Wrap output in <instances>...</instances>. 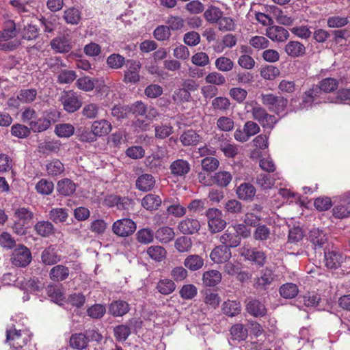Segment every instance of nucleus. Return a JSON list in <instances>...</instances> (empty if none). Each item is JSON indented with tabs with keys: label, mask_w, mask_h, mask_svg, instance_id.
I'll return each mask as SVG.
<instances>
[{
	"label": "nucleus",
	"mask_w": 350,
	"mask_h": 350,
	"mask_svg": "<svg viewBox=\"0 0 350 350\" xmlns=\"http://www.w3.org/2000/svg\"><path fill=\"white\" fill-rule=\"evenodd\" d=\"M184 265L191 271H198L203 267L204 260L197 254L189 255L185 259Z\"/></svg>",
	"instance_id": "obj_42"
},
{
	"label": "nucleus",
	"mask_w": 350,
	"mask_h": 350,
	"mask_svg": "<svg viewBox=\"0 0 350 350\" xmlns=\"http://www.w3.org/2000/svg\"><path fill=\"white\" fill-rule=\"evenodd\" d=\"M221 310L228 317H235L241 313V305L239 301L228 299L223 303Z\"/></svg>",
	"instance_id": "obj_32"
},
{
	"label": "nucleus",
	"mask_w": 350,
	"mask_h": 350,
	"mask_svg": "<svg viewBox=\"0 0 350 350\" xmlns=\"http://www.w3.org/2000/svg\"><path fill=\"white\" fill-rule=\"evenodd\" d=\"M246 310L250 314L255 317H263L267 313L265 306L256 299H252L248 301L246 305Z\"/></svg>",
	"instance_id": "obj_22"
},
{
	"label": "nucleus",
	"mask_w": 350,
	"mask_h": 350,
	"mask_svg": "<svg viewBox=\"0 0 350 350\" xmlns=\"http://www.w3.org/2000/svg\"><path fill=\"white\" fill-rule=\"evenodd\" d=\"M241 241L239 232L235 227H228L219 237L221 243L230 249L239 245Z\"/></svg>",
	"instance_id": "obj_11"
},
{
	"label": "nucleus",
	"mask_w": 350,
	"mask_h": 350,
	"mask_svg": "<svg viewBox=\"0 0 350 350\" xmlns=\"http://www.w3.org/2000/svg\"><path fill=\"white\" fill-rule=\"evenodd\" d=\"M211 107L214 111L226 113L230 109L231 103L224 96H216L211 102Z\"/></svg>",
	"instance_id": "obj_34"
},
{
	"label": "nucleus",
	"mask_w": 350,
	"mask_h": 350,
	"mask_svg": "<svg viewBox=\"0 0 350 350\" xmlns=\"http://www.w3.org/2000/svg\"><path fill=\"white\" fill-rule=\"evenodd\" d=\"M156 288L161 294L167 295L175 291L176 284L173 280L165 278L158 282Z\"/></svg>",
	"instance_id": "obj_45"
},
{
	"label": "nucleus",
	"mask_w": 350,
	"mask_h": 350,
	"mask_svg": "<svg viewBox=\"0 0 350 350\" xmlns=\"http://www.w3.org/2000/svg\"><path fill=\"white\" fill-rule=\"evenodd\" d=\"M51 49L57 53H68L72 49L70 41L65 36L55 38L51 42Z\"/></svg>",
	"instance_id": "obj_29"
},
{
	"label": "nucleus",
	"mask_w": 350,
	"mask_h": 350,
	"mask_svg": "<svg viewBox=\"0 0 350 350\" xmlns=\"http://www.w3.org/2000/svg\"><path fill=\"white\" fill-rule=\"evenodd\" d=\"M174 229L168 226L159 228L155 233L156 239L162 243H168L174 239Z\"/></svg>",
	"instance_id": "obj_35"
},
{
	"label": "nucleus",
	"mask_w": 350,
	"mask_h": 350,
	"mask_svg": "<svg viewBox=\"0 0 350 350\" xmlns=\"http://www.w3.org/2000/svg\"><path fill=\"white\" fill-rule=\"evenodd\" d=\"M133 200L127 197L111 194L107 196L103 204L108 207L116 206L118 210H128L131 206Z\"/></svg>",
	"instance_id": "obj_12"
},
{
	"label": "nucleus",
	"mask_w": 350,
	"mask_h": 350,
	"mask_svg": "<svg viewBox=\"0 0 350 350\" xmlns=\"http://www.w3.org/2000/svg\"><path fill=\"white\" fill-rule=\"evenodd\" d=\"M38 29L36 25L27 23L24 25L21 31V35L23 39L27 40H34L38 37Z\"/></svg>",
	"instance_id": "obj_46"
},
{
	"label": "nucleus",
	"mask_w": 350,
	"mask_h": 350,
	"mask_svg": "<svg viewBox=\"0 0 350 350\" xmlns=\"http://www.w3.org/2000/svg\"><path fill=\"white\" fill-rule=\"evenodd\" d=\"M59 115L55 110L46 111L41 118H36L30 123V129L34 133H41L46 131L51 125L57 122Z\"/></svg>",
	"instance_id": "obj_3"
},
{
	"label": "nucleus",
	"mask_w": 350,
	"mask_h": 350,
	"mask_svg": "<svg viewBox=\"0 0 350 350\" xmlns=\"http://www.w3.org/2000/svg\"><path fill=\"white\" fill-rule=\"evenodd\" d=\"M107 65L111 69H120L126 64V59L119 53H113L107 57L106 60Z\"/></svg>",
	"instance_id": "obj_44"
},
{
	"label": "nucleus",
	"mask_w": 350,
	"mask_h": 350,
	"mask_svg": "<svg viewBox=\"0 0 350 350\" xmlns=\"http://www.w3.org/2000/svg\"><path fill=\"white\" fill-rule=\"evenodd\" d=\"M147 254L151 259L160 262L165 258L166 251L161 246L152 245L148 248Z\"/></svg>",
	"instance_id": "obj_51"
},
{
	"label": "nucleus",
	"mask_w": 350,
	"mask_h": 350,
	"mask_svg": "<svg viewBox=\"0 0 350 350\" xmlns=\"http://www.w3.org/2000/svg\"><path fill=\"white\" fill-rule=\"evenodd\" d=\"M88 342V337L82 333L73 334L70 338V347L78 350L85 349Z\"/></svg>",
	"instance_id": "obj_36"
},
{
	"label": "nucleus",
	"mask_w": 350,
	"mask_h": 350,
	"mask_svg": "<svg viewBox=\"0 0 350 350\" xmlns=\"http://www.w3.org/2000/svg\"><path fill=\"white\" fill-rule=\"evenodd\" d=\"M309 239L315 249L323 248L327 241L326 234L318 228H314L310 231Z\"/></svg>",
	"instance_id": "obj_27"
},
{
	"label": "nucleus",
	"mask_w": 350,
	"mask_h": 350,
	"mask_svg": "<svg viewBox=\"0 0 350 350\" xmlns=\"http://www.w3.org/2000/svg\"><path fill=\"white\" fill-rule=\"evenodd\" d=\"M215 65L219 70L228 72L232 70L234 62L228 57L221 56L216 59Z\"/></svg>",
	"instance_id": "obj_58"
},
{
	"label": "nucleus",
	"mask_w": 350,
	"mask_h": 350,
	"mask_svg": "<svg viewBox=\"0 0 350 350\" xmlns=\"http://www.w3.org/2000/svg\"><path fill=\"white\" fill-rule=\"evenodd\" d=\"M323 92L317 86L313 85L311 88L306 91L301 97V102L300 107L301 109L308 108L312 105V104H318L322 102Z\"/></svg>",
	"instance_id": "obj_9"
},
{
	"label": "nucleus",
	"mask_w": 350,
	"mask_h": 350,
	"mask_svg": "<svg viewBox=\"0 0 350 350\" xmlns=\"http://www.w3.org/2000/svg\"><path fill=\"white\" fill-rule=\"evenodd\" d=\"M33 229L38 235L44 238L49 237L55 232L53 224L49 221H38L35 224Z\"/></svg>",
	"instance_id": "obj_28"
},
{
	"label": "nucleus",
	"mask_w": 350,
	"mask_h": 350,
	"mask_svg": "<svg viewBox=\"0 0 350 350\" xmlns=\"http://www.w3.org/2000/svg\"><path fill=\"white\" fill-rule=\"evenodd\" d=\"M174 247L179 252H188L192 247L191 239L185 236L180 237L175 241Z\"/></svg>",
	"instance_id": "obj_59"
},
{
	"label": "nucleus",
	"mask_w": 350,
	"mask_h": 350,
	"mask_svg": "<svg viewBox=\"0 0 350 350\" xmlns=\"http://www.w3.org/2000/svg\"><path fill=\"white\" fill-rule=\"evenodd\" d=\"M266 36L273 41L282 42L288 38L289 33L283 27L272 25L267 28Z\"/></svg>",
	"instance_id": "obj_15"
},
{
	"label": "nucleus",
	"mask_w": 350,
	"mask_h": 350,
	"mask_svg": "<svg viewBox=\"0 0 350 350\" xmlns=\"http://www.w3.org/2000/svg\"><path fill=\"white\" fill-rule=\"evenodd\" d=\"M155 185V179L152 175L144 174L139 176L135 182L136 188L142 191L147 192L152 190Z\"/></svg>",
	"instance_id": "obj_19"
},
{
	"label": "nucleus",
	"mask_w": 350,
	"mask_h": 350,
	"mask_svg": "<svg viewBox=\"0 0 350 350\" xmlns=\"http://www.w3.org/2000/svg\"><path fill=\"white\" fill-rule=\"evenodd\" d=\"M126 66L124 81L133 83L138 82L140 79L139 71L142 68L140 62L134 59H127Z\"/></svg>",
	"instance_id": "obj_10"
},
{
	"label": "nucleus",
	"mask_w": 350,
	"mask_h": 350,
	"mask_svg": "<svg viewBox=\"0 0 350 350\" xmlns=\"http://www.w3.org/2000/svg\"><path fill=\"white\" fill-rule=\"evenodd\" d=\"M275 274L273 271L269 267L261 271V275L256 278L255 286L256 288H265L267 285H269L274 280Z\"/></svg>",
	"instance_id": "obj_30"
},
{
	"label": "nucleus",
	"mask_w": 350,
	"mask_h": 350,
	"mask_svg": "<svg viewBox=\"0 0 350 350\" xmlns=\"http://www.w3.org/2000/svg\"><path fill=\"white\" fill-rule=\"evenodd\" d=\"M325 264L328 269H337L342 262V255L335 251L325 252Z\"/></svg>",
	"instance_id": "obj_33"
},
{
	"label": "nucleus",
	"mask_w": 350,
	"mask_h": 350,
	"mask_svg": "<svg viewBox=\"0 0 350 350\" xmlns=\"http://www.w3.org/2000/svg\"><path fill=\"white\" fill-rule=\"evenodd\" d=\"M46 170L49 176L55 177L62 175L65 168L64 164L59 159H53L46 164Z\"/></svg>",
	"instance_id": "obj_41"
},
{
	"label": "nucleus",
	"mask_w": 350,
	"mask_h": 350,
	"mask_svg": "<svg viewBox=\"0 0 350 350\" xmlns=\"http://www.w3.org/2000/svg\"><path fill=\"white\" fill-rule=\"evenodd\" d=\"M41 259L44 265H53L60 261V256L57 254L54 248L49 247L42 251Z\"/></svg>",
	"instance_id": "obj_40"
},
{
	"label": "nucleus",
	"mask_w": 350,
	"mask_h": 350,
	"mask_svg": "<svg viewBox=\"0 0 350 350\" xmlns=\"http://www.w3.org/2000/svg\"><path fill=\"white\" fill-rule=\"evenodd\" d=\"M178 229L183 234H193L200 230V224L197 219L186 217L178 223Z\"/></svg>",
	"instance_id": "obj_13"
},
{
	"label": "nucleus",
	"mask_w": 350,
	"mask_h": 350,
	"mask_svg": "<svg viewBox=\"0 0 350 350\" xmlns=\"http://www.w3.org/2000/svg\"><path fill=\"white\" fill-rule=\"evenodd\" d=\"M224 15L221 9L213 4H208L206 9L204 10L203 17L210 24H216Z\"/></svg>",
	"instance_id": "obj_16"
},
{
	"label": "nucleus",
	"mask_w": 350,
	"mask_h": 350,
	"mask_svg": "<svg viewBox=\"0 0 350 350\" xmlns=\"http://www.w3.org/2000/svg\"><path fill=\"white\" fill-rule=\"evenodd\" d=\"M135 230L136 224L128 218L118 219L112 225L113 232L120 237H129L133 234Z\"/></svg>",
	"instance_id": "obj_7"
},
{
	"label": "nucleus",
	"mask_w": 350,
	"mask_h": 350,
	"mask_svg": "<svg viewBox=\"0 0 350 350\" xmlns=\"http://www.w3.org/2000/svg\"><path fill=\"white\" fill-rule=\"evenodd\" d=\"M77 73L71 70H63L59 72L57 77V81L59 84H69L72 83L77 78Z\"/></svg>",
	"instance_id": "obj_55"
},
{
	"label": "nucleus",
	"mask_w": 350,
	"mask_h": 350,
	"mask_svg": "<svg viewBox=\"0 0 350 350\" xmlns=\"http://www.w3.org/2000/svg\"><path fill=\"white\" fill-rule=\"evenodd\" d=\"M130 310L129 304L122 300H116L111 303L109 307V313L113 317H122Z\"/></svg>",
	"instance_id": "obj_23"
},
{
	"label": "nucleus",
	"mask_w": 350,
	"mask_h": 350,
	"mask_svg": "<svg viewBox=\"0 0 350 350\" xmlns=\"http://www.w3.org/2000/svg\"><path fill=\"white\" fill-rule=\"evenodd\" d=\"M16 35L15 23L13 21H8L5 27L0 31V50L5 51L15 50L20 45L18 40H12Z\"/></svg>",
	"instance_id": "obj_1"
},
{
	"label": "nucleus",
	"mask_w": 350,
	"mask_h": 350,
	"mask_svg": "<svg viewBox=\"0 0 350 350\" xmlns=\"http://www.w3.org/2000/svg\"><path fill=\"white\" fill-rule=\"evenodd\" d=\"M113 336L118 342H124L131 334V327L127 325H118L113 327Z\"/></svg>",
	"instance_id": "obj_43"
},
{
	"label": "nucleus",
	"mask_w": 350,
	"mask_h": 350,
	"mask_svg": "<svg viewBox=\"0 0 350 350\" xmlns=\"http://www.w3.org/2000/svg\"><path fill=\"white\" fill-rule=\"evenodd\" d=\"M203 283L206 286H215L221 280V274L219 271L210 270L203 273Z\"/></svg>",
	"instance_id": "obj_39"
},
{
	"label": "nucleus",
	"mask_w": 350,
	"mask_h": 350,
	"mask_svg": "<svg viewBox=\"0 0 350 350\" xmlns=\"http://www.w3.org/2000/svg\"><path fill=\"white\" fill-rule=\"evenodd\" d=\"M285 53L292 58L302 57L306 54L305 46L295 40H290L284 46Z\"/></svg>",
	"instance_id": "obj_17"
},
{
	"label": "nucleus",
	"mask_w": 350,
	"mask_h": 350,
	"mask_svg": "<svg viewBox=\"0 0 350 350\" xmlns=\"http://www.w3.org/2000/svg\"><path fill=\"white\" fill-rule=\"evenodd\" d=\"M338 81L336 79L327 77L322 79L317 86L323 92V95L326 93H331L337 90L338 87Z\"/></svg>",
	"instance_id": "obj_38"
},
{
	"label": "nucleus",
	"mask_w": 350,
	"mask_h": 350,
	"mask_svg": "<svg viewBox=\"0 0 350 350\" xmlns=\"http://www.w3.org/2000/svg\"><path fill=\"white\" fill-rule=\"evenodd\" d=\"M275 183V179L267 174H260L256 177V184L264 189L271 188Z\"/></svg>",
	"instance_id": "obj_61"
},
{
	"label": "nucleus",
	"mask_w": 350,
	"mask_h": 350,
	"mask_svg": "<svg viewBox=\"0 0 350 350\" xmlns=\"http://www.w3.org/2000/svg\"><path fill=\"white\" fill-rule=\"evenodd\" d=\"M69 274V268L63 265H55L49 271L50 279L54 282L64 281L68 278Z\"/></svg>",
	"instance_id": "obj_21"
},
{
	"label": "nucleus",
	"mask_w": 350,
	"mask_h": 350,
	"mask_svg": "<svg viewBox=\"0 0 350 350\" xmlns=\"http://www.w3.org/2000/svg\"><path fill=\"white\" fill-rule=\"evenodd\" d=\"M232 176L226 171L219 172L213 176V183L221 187H227L231 182Z\"/></svg>",
	"instance_id": "obj_49"
},
{
	"label": "nucleus",
	"mask_w": 350,
	"mask_h": 350,
	"mask_svg": "<svg viewBox=\"0 0 350 350\" xmlns=\"http://www.w3.org/2000/svg\"><path fill=\"white\" fill-rule=\"evenodd\" d=\"M256 188L249 183H241L237 189L236 193L239 199L252 200L256 194Z\"/></svg>",
	"instance_id": "obj_26"
},
{
	"label": "nucleus",
	"mask_w": 350,
	"mask_h": 350,
	"mask_svg": "<svg viewBox=\"0 0 350 350\" xmlns=\"http://www.w3.org/2000/svg\"><path fill=\"white\" fill-rule=\"evenodd\" d=\"M190 164L184 159H177L173 161L170 166L171 173L176 176H184L190 171Z\"/></svg>",
	"instance_id": "obj_20"
},
{
	"label": "nucleus",
	"mask_w": 350,
	"mask_h": 350,
	"mask_svg": "<svg viewBox=\"0 0 350 350\" xmlns=\"http://www.w3.org/2000/svg\"><path fill=\"white\" fill-rule=\"evenodd\" d=\"M64 18L67 23L77 25L81 20V12L75 8H70L64 11Z\"/></svg>",
	"instance_id": "obj_53"
},
{
	"label": "nucleus",
	"mask_w": 350,
	"mask_h": 350,
	"mask_svg": "<svg viewBox=\"0 0 350 350\" xmlns=\"http://www.w3.org/2000/svg\"><path fill=\"white\" fill-rule=\"evenodd\" d=\"M231 256L230 249L224 245L216 246L210 254L211 260L218 264L226 262Z\"/></svg>",
	"instance_id": "obj_14"
},
{
	"label": "nucleus",
	"mask_w": 350,
	"mask_h": 350,
	"mask_svg": "<svg viewBox=\"0 0 350 350\" xmlns=\"http://www.w3.org/2000/svg\"><path fill=\"white\" fill-rule=\"evenodd\" d=\"M230 334L235 340H245L247 336V330L242 324H235L230 329Z\"/></svg>",
	"instance_id": "obj_63"
},
{
	"label": "nucleus",
	"mask_w": 350,
	"mask_h": 350,
	"mask_svg": "<svg viewBox=\"0 0 350 350\" xmlns=\"http://www.w3.org/2000/svg\"><path fill=\"white\" fill-rule=\"evenodd\" d=\"M332 215L337 219H345L350 216V201L344 200L334 205Z\"/></svg>",
	"instance_id": "obj_25"
},
{
	"label": "nucleus",
	"mask_w": 350,
	"mask_h": 350,
	"mask_svg": "<svg viewBox=\"0 0 350 350\" xmlns=\"http://www.w3.org/2000/svg\"><path fill=\"white\" fill-rule=\"evenodd\" d=\"M75 84L79 90L84 92H90L95 87L94 80L88 76L78 79Z\"/></svg>",
	"instance_id": "obj_57"
},
{
	"label": "nucleus",
	"mask_w": 350,
	"mask_h": 350,
	"mask_svg": "<svg viewBox=\"0 0 350 350\" xmlns=\"http://www.w3.org/2000/svg\"><path fill=\"white\" fill-rule=\"evenodd\" d=\"M202 137L193 129L185 131L179 137L183 146H195L201 141Z\"/></svg>",
	"instance_id": "obj_18"
},
{
	"label": "nucleus",
	"mask_w": 350,
	"mask_h": 350,
	"mask_svg": "<svg viewBox=\"0 0 350 350\" xmlns=\"http://www.w3.org/2000/svg\"><path fill=\"white\" fill-rule=\"evenodd\" d=\"M33 213L25 207H20L15 210L14 216L18 220L29 223L33 218Z\"/></svg>",
	"instance_id": "obj_62"
},
{
	"label": "nucleus",
	"mask_w": 350,
	"mask_h": 350,
	"mask_svg": "<svg viewBox=\"0 0 350 350\" xmlns=\"http://www.w3.org/2000/svg\"><path fill=\"white\" fill-rule=\"evenodd\" d=\"M298 287L293 283H286L280 288V294L286 299H292L297 295Z\"/></svg>",
	"instance_id": "obj_47"
},
{
	"label": "nucleus",
	"mask_w": 350,
	"mask_h": 350,
	"mask_svg": "<svg viewBox=\"0 0 350 350\" xmlns=\"http://www.w3.org/2000/svg\"><path fill=\"white\" fill-rule=\"evenodd\" d=\"M49 218L55 223H62L66 221L68 214L67 209L63 208H52L49 213Z\"/></svg>",
	"instance_id": "obj_50"
},
{
	"label": "nucleus",
	"mask_w": 350,
	"mask_h": 350,
	"mask_svg": "<svg viewBox=\"0 0 350 350\" xmlns=\"http://www.w3.org/2000/svg\"><path fill=\"white\" fill-rule=\"evenodd\" d=\"M31 258L29 249L23 245H19L13 250L10 260L14 266L25 267L31 262Z\"/></svg>",
	"instance_id": "obj_6"
},
{
	"label": "nucleus",
	"mask_w": 350,
	"mask_h": 350,
	"mask_svg": "<svg viewBox=\"0 0 350 350\" xmlns=\"http://www.w3.org/2000/svg\"><path fill=\"white\" fill-rule=\"evenodd\" d=\"M59 101L63 109L68 113H74L82 106L81 96L73 90H64L61 92Z\"/></svg>",
	"instance_id": "obj_4"
},
{
	"label": "nucleus",
	"mask_w": 350,
	"mask_h": 350,
	"mask_svg": "<svg viewBox=\"0 0 350 350\" xmlns=\"http://www.w3.org/2000/svg\"><path fill=\"white\" fill-rule=\"evenodd\" d=\"M35 189L38 193L47 196L53 193L54 184L52 181L42 178L37 183Z\"/></svg>",
	"instance_id": "obj_48"
},
{
	"label": "nucleus",
	"mask_w": 350,
	"mask_h": 350,
	"mask_svg": "<svg viewBox=\"0 0 350 350\" xmlns=\"http://www.w3.org/2000/svg\"><path fill=\"white\" fill-rule=\"evenodd\" d=\"M74 132L75 127L68 123L57 124L55 129V134L60 137H70L74 134Z\"/></svg>",
	"instance_id": "obj_54"
},
{
	"label": "nucleus",
	"mask_w": 350,
	"mask_h": 350,
	"mask_svg": "<svg viewBox=\"0 0 350 350\" xmlns=\"http://www.w3.org/2000/svg\"><path fill=\"white\" fill-rule=\"evenodd\" d=\"M260 98L262 104L276 114L284 113L288 105V100L286 98L272 93L262 94Z\"/></svg>",
	"instance_id": "obj_2"
},
{
	"label": "nucleus",
	"mask_w": 350,
	"mask_h": 350,
	"mask_svg": "<svg viewBox=\"0 0 350 350\" xmlns=\"http://www.w3.org/2000/svg\"><path fill=\"white\" fill-rule=\"evenodd\" d=\"M260 131V126L252 120L247 121L243 129H237L234 133V139L239 142H246L251 137L256 135Z\"/></svg>",
	"instance_id": "obj_8"
},
{
	"label": "nucleus",
	"mask_w": 350,
	"mask_h": 350,
	"mask_svg": "<svg viewBox=\"0 0 350 350\" xmlns=\"http://www.w3.org/2000/svg\"><path fill=\"white\" fill-rule=\"evenodd\" d=\"M99 111V107L96 103L85 104L82 109L81 114L87 119L96 118Z\"/></svg>",
	"instance_id": "obj_64"
},
{
	"label": "nucleus",
	"mask_w": 350,
	"mask_h": 350,
	"mask_svg": "<svg viewBox=\"0 0 350 350\" xmlns=\"http://www.w3.org/2000/svg\"><path fill=\"white\" fill-rule=\"evenodd\" d=\"M18 94L21 103H31L36 98L37 90L34 88L23 89L19 91Z\"/></svg>",
	"instance_id": "obj_60"
},
{
	"label": "nucleus",
	"mask_w": 350,
	"mask_h": 350,
	"mask_svg": "<svg viewBox=\"0 0 350 350\" xmlns=\"http://www.w3.org/2000/svg\"><path fill=\"white\" fill-rule=\"evenodd\" d=\"M30 126L22 124H15L11 127V134L20 139L27 138L31 134Z\"/></svg>",
	"instance_id": "obj_52"
},
{
	"label": "nucleus",
	"mask_w": 350,
	"mask_h": 350,
	"mask_svg": "<svg viewBox=\"0 0 350 350\" xmlns=\"http://www.w3.org/2000/svg\"><path fill=\"white\" fill-rule=\"evenodd\" d=\"M349 23V18L346 16H333L327 20V25L329 28H342Z\"/></svg>",
	"instance_id": "obj_56"
},
{
	"label": "nucleus",
	"mask_w": 350,
	"mask_h": 350,
	"mask_svg": "<svg viewBox=\"0 0 350 350\" xmlns=\"http://www.w3.org/2000/svg\"><path fill=\"white\" fill-rule=\"evenodd\" d=\"M30 340L27 332L12 327L6 331V341L14 349L22 348Z\"/></svg>",
	"instance_id": "obj_5"
},
{
	"label": "nucleus",
	"mask_w": 350,
	"mask_h": 350,
	"mask_svg": "<svg viewBox=\"0 0 350 350\" xmlns=\"http://www.w3.org/2000/svg\"><path fill=\"white\" fill-rule=\"evenodd\" d=\"M91 129L95 137H102L107 135L112 129L111 124L106 120H100L94 121L92 125Z\"/></svg>",
	"instance_id": "obj_24"
},
{
	"label": "nucleus",
	"mask_w": 350,
	"mask_h": 350,
	"mask_svg": "<svg viewBox=\"0 0 350 350\" xmlns=\"http://www.w3.org/2000/svg\"><path fill=\"white\" fill-rule=\"evenodd\" d=\"M162 202L159 196L149 193L146 195L142 200V206L146 210L152 211L157 210Z\"/></svg>",
	"instance_id": "obj_31"
},
{
	"label": "nucleus",
	"mask_w": 350,
	"mask_h": 350,
	"mask_svg": "<svg viewBox=\"0 0 350 350\" xmlns=\"http://www.w3.org/2000/svg\"><path fill=\"white\" fill-rule=\"evenodd\" d=\"M57 190L64 196L72 195L76 190L75 184L69 178H64L57 183Z\"/></svg>",
	"instance_id": "obj_37"
}]
</instances>
